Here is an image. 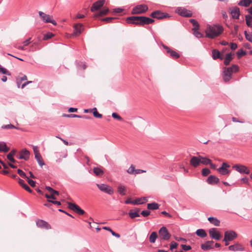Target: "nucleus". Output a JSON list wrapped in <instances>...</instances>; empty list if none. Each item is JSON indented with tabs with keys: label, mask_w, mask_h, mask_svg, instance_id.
Listing matches in <instances>:
<instances>
[{
	"label": "nucleus",
	"mask_w": 252,
	"mask_h": 252,
	"mask_svg": "<svg viewBox=\"0 0 252 252\" xmlns=\"http://www.w3.org/2000/svg\"><path fill=\"white\" fill-rule=\"evenodd\" d=\"M126 21L127 24L144 26L145 25H149L155 22V20L146 16H132L126 18Z\"/></svg>",
	"instance_id": "nucleus-1"
},
{
	"label": "nucleus",
	"mask_w": 252,
	"mask_h": 252,
	"mask_svg": "<svg viewBox=\"0 0 252 252\" xmlns=\"http://www.w3.org/2000/svg\"><path fill=\"white\" fill-rule=\"evenodd\" d=\"M223 31L222 26L220 25H209L207 27L205 32L206 37L213 39L216 37L219 36Z\"/></svg>",
	"instance_id": "nucleus-2"
},
{
	"label": "nucleus",
	"mask_w": 252,
	"mask_h": 252,
	"mask_svg": "<svg viewBox=\"0 0 252 252\" xmlns=\"http://www.w3.org/2000/svg\"><path fill=\"white\" fill-rule=\"evenodd\" d=\"M223 69L222 78L224 82H227L231 78L232 73L238 71L239 67L236 64H233L230 67H224Z\"/></svg>",
	"instance_id": "nucleus-3"
},
{
	"label": "nucleus",
	"mask_w": 252,
	"mask_h": 252,
	"mask_svg": "<svg viewBox=\"0 0 252 252\" xmlns=\"http://www.w3.org/2000/svg\"><path fill=\"white\" fill-rule=\"evenodd\" d=\"M159 238L161 241H168L170 239L171 234L165 226L161 227L158 230Z\"/></svg>",
	"instance_id": "nucleus-4"
},
{
	"label": "nucleus",
	"mask_w": 252,
	"mask_h": 252,
	"mask_svg": "<svg viewBox=\"0 0 252 252\" xmlns=\"http://www.w3.org/2000/svg\"><path fill=\"white\" fill-rule=\"evenodd\" d=\"M148 10V7L144 4H138L133 7L131 14L133 15L140 14L146 12Z\"/></svg>",
	"instance_id": "nucleus-5"
},
{
	"label": "nucleus",
	"mask_w": 252,
	"mask_h": 252,
	"mask_svg": "<svg viewBox=\"0 0 252 252\" xmlns=\"http://www.w3.org/2000/svg\"><path fill=\"white\" fill-rule=\"evenodd\" d=\"M38 13L41 19L44 23H49L52 24L54 26L57 25V22L54 20L52 19V16L46 14L42 11H39Z\"/></svg>",
	"instance_id": "nucleus-6"
},
{
	"label": "nucleus",
	"mask_w": 252,
	"mask_h": 252,
	"mask_svg": "<svg viewBox=\"0 0 252 252\" xmlns=\"http://www.w3.org/2000/svg\"><path fill=\"white\" fill-rule=\"evenodd\" d=\"M237 233L233 230H227L225 232L223 241L225 242L231 241L237 238Z\"/></svg>",
	"instance_id": "nucleus-7"
},
{
	"label": "nucleus",
	"mask_w": 252,
	"mask_h": 252,
	"mask_svg": "<svg viewBox=\"0 0 252 252\" xmlns=\"http://www.w3.org/2000/svg\"><path fill=\"white\" fill-rule=\"evenodd\" d=\"M96 186L101 191L106 193L109 195H112L114 193L113 189L111 187L106 184H97Z\"/></svg>",
	"instance_id": "nucleus-8"
},
{
	"label": "nucleus",
	"mask_w": 252,
	"mask_h": 252,
	"mask_svg": "<svg viewBox=\"0 0 252 252\" xmlns=\"http://www.w3.org/2000/svg\"><path fill=\"white\" fill-rule=\"evenodd\" d=\"M232 168L241 174H249L250 173V171L248 167L242 164H235L232 166Z\"/></svg>",
	"instance_id": "nucleus-9"
},
{
	"label": "nucleus",
	"mask_w": 252,
	"mask_h": 252,
	"mask_svg": "<svg viewBox=\"0 0 252 252\" xmlns=\"http://www.w3.org/2000/svg\"><path fill=\"white\" fill-rule=\"evenodd\" d=\"M176 12L179 15L185 17H190L192 16V12L185 8L178 7L176 10Z\"/></svg>",
	"instance_id": "nucleus-10"
},
{
	"label": "nucleus",
	"mask_w": 252,
	"mask_h": 252,
	"mask_svg": "<svg viewBox=\"0 0 252 252\" xmlns=\"http://www.w3.org/2000/svg\"><path fill=\"white\" fill-rule=\"evenodd\" d=\"M150 16L153 18H156L158 19H162L170 17L168 13H164L159 10H156L150 14Z\"/></svg>",
	"instance_id": "nucleus-11"
},
{
	"label": "nucleus",
	"mask_w": 252,
	"mask_h": 252,
	"mask_svg": "<svg viewBox=\"0 0 252 252\" xmlns=\"http://www.w3.org/2000/svg\"><path fill=\"white\" fill-rule=\"evenodd\" d=\"M68 207L70 209L75 212L76 213L80 215H83L85 213V211L82 210L79 206L75 203L71 202H68Z\"/></svg>",
	"instance_id": "nucleus-12"
},
{
	"label": "nucleus",
	"mask_w": 252,
	"mask_h": 252,
	"mask_svg": "<svg viewBox=\"0 0 252 252\" xmlns=\"http://www.w3.org/2000/svg\"><path fill=\"white\" fill-rule=\"evenodd\" d=\"M230 165L225 162H223L221 166L217 169V171L222 175H226L229 174L230 171L228 169Z\"/></svg>",
	"instance_id": "nucleus-13"
},
{
	"label": "nucleus",
	"mask_w": 252,
	"mask_h": 252,
	"mask_svg": "<svg viewBox=\"0 0 252 252\" xmlns=\"http://www.w3.org/2000/svg\"><path fill=\"white\" fill-rule=\"evenodd\" d=\"M209 233L210 237L212 239H214L216 240H219L221 237L220 233L217 230V228H210L209 230Z\"/></svg>",
	"instance_id": "nucleus-14"
},
{
	"label": "nucleus",
	"mask_w": 252,
	"mask_h": 252,
	"mask_svg": "<svg viewBox=\"0 0 252 252\" xmlns=\"http://www.w3.org/2000/svg\"><path fill=\"white\" fill-rule=\"evenodd\" d=\"M232 18L235 19H238L240 15V9L237 6L229 8V9Z\"/></svg>",
	"instance_id": "nucleus-15"
},
{
	"label": "nucleus",
	"mask_w": 252,
	"mask_h": 252,
	"mask_svg": "<svg viewBox=\"0 0 252 252\" xmlns=\"http://www.w3.org/2000/svg\"><path fill=\"white\" fill-rule=\"evenodd\" d=\"M162 47L166 50V52L170 54V56L172 58L176 59L180 58V55L175 51L171 49L169 47L165 45H163Z\"/></svg>",
	"instance_id": "nucleus-16"
},
{
	"label": "nucleus",
	"mask_w": 252,
	"mask_h": 252,
	"mask_svg": "<svg viewBox=\"0 0 252 252\" xmlns=\"http://www.w3.org/2000/svg\"><path fill=\"white\" fill-rule=\"evenodd\" d=\"M105 0H99L93 3L91 7V10L92 12H94L100 8L104 4Z\"/></svg>",
	"instance_id": "nucleus-17"
},
{
	"label": "nucleus",
	"mask_w": 252,
	"mask_h": 252,
	"mask_svg": "<svg viewBox=\"0 0 252 252\" xmlns=\"http://www.w3.org/2000/svg\"><path fill=\"white\" fill-rule=\"evenodd\" d=\"M228 249L231 251H243L245 248L240 244L236 243L234 245H230L228 247Z\"/></svg>",
	"instance_id": "nucleus-18"
},
{
	"label": "nucleus",
	"mask_w": 252,
	"mask_h": 252,
	"mask_svg": "<svg viewBox=\"0 0 252 252\" xmlns=\"http://www.w3.org/2000/svg\"><path fill=\"white\" fill-rule=\"evenodd\" d=\"M201 163L200 156L198 157L193 156L190 160V164L194 167H197Z\"/></svg>",
	"instance_id": "nucleus-19"
},
{
	"label": "nucleus",
	"mask_w": 252,
	"mask_h": 252,
	"mask_svg": "<svg viewBox=\"0 0 252 252\" xmlns=\"http://www.w3.org/2000/svg\"><path fill=\"white\" fill-rule=\"evenodd\" d=\"M30 158V152L27 149H23L20 153L18 158L27 160Z\"/></svg>",
	"instance_id": "nucleus-20"
},
{
	"label": "nucleus",
	"mask_w": 252,
	"mask_h": 252,
	"mask_svg": "<svg viewBox=\"0 0 252 252\" xmlns=\"http://www.w3.org/2000/svg\"><path fill=\"white\" fill-rule=\"evenodd\" d=\"M36 225L39 227L45 228L46 229H49L51 228L50 225L48 224V222L42 220H38L36 221Z\"/></svg>",
	"instance_id": "nucleus-21"
},
{
	"label": "nucleus",
	"mask_w": 252,
	"mask_h": 252,
	"mask_svg": "<svg viewBox=\"0 0 252 252\" xmlns=\"http://www.w3.org/2000/svg\"><path fill=\"white\" fill-rule=\"evenodd\" d=\"M214 242L213 241H208L201 246V249L204 251H208L213 249Z\"/></svg>",
	"instance_id": "nucleus-22"
},
{
	"label": "nucleus",
	"mask_w": 252,
	"mask_h": 252,
	"mask_svg": "<svg viewBox=\"0 0 252 252\" xmlns=\"http://www.w3.org/2000/svg\"><path fill=\"white\" fill-rule=\"evenodd\" d=\"M83 25L82 24H75L74 26V32L73 33L77 36L79 35L82 32L83 30Z\"/></svg>",
	"instance_id": "nucleus-23"
},
{
	"label": "nucleus",
	"mask_w": 252,
	"mask_h": 252,
	"mask_svg": "<svg viewBox=\"0 0 252 252\" xmlns=\"http://www.w3.org/2000/svg\"><path fill=\"white\" fill-rule=\"evenodd\" d=\"M207 183L210 185H215L219 182V179L214 175H210L207 179Z\"/></svg>",
	"instance_id": "nucleus-24"
},
{
	"label": "nucleus",
	"mask_w": 252,
	"mask_h": 252,
	"mask_svg": "<svg viewBox=\"0 0 252 252\" xmlns=\"http://www.w3.org/2000/svg\"><path fill=\"white\" fill-rule=\"evenodd\" d=\"M212 58L214 60L219 59L220 60H222L224 59L223 56L221 54L220 52L217 49L212 50Z\"/></svg>",
	"instance_id": "nucleus-25"
},
{
	"label": "nucleus",
	"mask_w": 252,
	"mask_h": 252,
	"mask_svg": "<svg viewBox=\"0 0 252 252\" xmlns=\"http://www.w3.org/2000/svg\"><path fill=\"white\" fill-rule=\"evenodd\" d=\"M140 210L136 208L134 210H130L128 213V215L131 219H134L140 217Z\"/></svg>",
	"instance_id": "nucleus-26"
},
{
	"label": "nucleus",
	"mask_w": 252,
	"mask_h": 252,
	"mask_svg": "<svg viewBox=\"0 0 252 252\" xmlns=\"http://www.w3.org/2000/svg\"><path fill=\"white\" fill-rule=\"evenodd\" d=\"M208 220L210 221V222L216 226H219L220 224V221L217 218L215 217H209L208 218Z\"/></svg>",
	"instance_id": "nucleus-27"
},
{
	"label": "nucleus",
	"mask_w": 252,
	"mask_h": 252,
	"mask_svg": "<svg viewBox=\"0 0 252 252\" xmlns=\"http://www.w3.org/2000/svg\"><path fill=\"white\" fill-rule=\"evenodd\" d=\"M118 192L121 195H125L126 189V187L122 184H120L118 186Z\"/></svg>",
	"instance_id": "nucleus-28"
},
{
	"label": "nucleus",
	"mask_w": 252,
	"mask_h": 252,
	"mask_svg": "<svg viewBox=\"0 0 252 252\" xmlns=\"http://www.w3.org/2000/svg\"><path fill=\"white\" fill-rule=\"evenodd\" d=\"M252 2V0H240L238 4L241 6L248 7Z\"/></svg>",
	"instance_id": "nucleus-29"
},
{
	"label": "nucleus",
	"mask_w": 252,
	"mask_h": 252,
	"mask_svg": "<svg viewBox=\"0 0 252 252\" xmlns=\"http://www.w3.org/2000/svg\"><path fill=\"white\" fill-rule=\"evenodd\" d=\"M232 59L233 57L232 54L231 53L227 54L224 59V64L225 65H228Z\"/></svg>",
	"instance_id": "nucleus-30"
},
{
	"label": "nucleus",
	"mask_w": 252,
	"mask_h": 252,
	"mask_svg": "<svg viewBox=\"0 0 252 252\" xmlns=\"http://www.w3.org/2000/svg\"><path fill=\"white\" fill-rule=\"evenodd\" d=\"M147 201V199L146 198H138L132 201V204L133 205H138V204H144Z\"/></svg>",
	"instance_id": "nucleus-31"
},
{
	"label": "nucleus",
	"mask_w": 252,
	"mask_h": 252,
	"mask_svg": "<svg viewBox=\"0 0 252 252\" xmlns=\"http://www.w3.org/2000/svg\"><path fill=\"white\" fill-rule=\"evenodd\" d=\"M158 235L156 232H153L149 237V241L151 243H154L157 239Z\"/></svg>",
	"instance_id": "nucleus-32"
},
{
	"label": "nucleus",
	"mask_w": 252,
	"mask_h": 252,
	"mask_svg": "<svg viewBox=\"0 0 252 252\" xmlns=\"http://www.w3.org/2000/svg\"><path fill=\"white\" fill-rule=\"evenodd\" d=\"M9 151V148L7 147L4 142H0V151L6 153Z\"/></svg>",
	"instance_id": "nucleus-33"
},
{
	"label": "nucleus",
	"mask_w": 252,
	"mask_h": 252,
	"mask_svg": "<svg viewBox=\"0 0 252 252\" xmlns=\"http://www.w3.org/2000/svg\"><path fill=\"white\" fill-rule=\"evenodd\" d=\"M159 206V205L158 203L153 202L152 203L148 204L147 208L149 210H157V209H158Z\"/></svg>",
	"instance_id": "nucleus-34"
},
{
	"label": "nucleus",
	"mask_w": 252,
	"mask_h": 252,
	"mask_svg": "<svg viewBox=\"0 0 252 252\" xmlns=\"http://www.w3.org/2000/svg\"><path fill=\"white\" fill-rule=\"evenodd\" d=\"M93 171L95 175L97 176H101L104 173L103 171L99 167H94L93 169Z\"/></svg>",
	"instance_id": "nucleus-35"
},
{
	"label": "nucleus",
	"mask_w": 252,
	"mask_h": 252,
	"mask_svg": "<svg viewBox=\"0 0 252 252\" xmlns=\"http://www.w3.org/2000/svg\"><path fill=\"white\" fill-rule=\"evenodd\" d=\"M196 234L197 236L204 238L207 236V233L203 229H198L196 231Z\"/></svg>",
	"instance_id": "nucleus-36"
},
{
	"label": "nucleus",
	"mask_w": 252,
	"mask_h": 252,
	"mask_svg": "<svg viewBox=\"0 0 252 252\" xmlns=\"http://www.w3.org/2000/svg\"><path fill=\"white\" fill-rule=\"evenodd\" d=\"M200 161L201 163H202L204 165H208L209 163H211V160L209 158H206V157H203L202 156H200Z\"/></svg>",
	"instance_id": "nucleus-37"
},
{
	"label": "nucleus",
	"mask_w": 252,
	"mask_h": 252,
	"mask_svg": "<svg viewBox=\"0 0 252 252\" xmlns=\"http://www.w3.org/2000/svg\"><path fill=\"white\" fill-rule=\"evenodd\" d=\"M246 24L248 27H252V16L247 15L245 16Z\"/></svg>",
	"instance_id": "nucleus-38"
},
{
	"label": "nucleus",
	"mask_w": 252,
	"mask_h": 252,
	"mask_svg": "<svg viewBox=\"0 0 252 252\" xmlns=\"http://www.w3.org/2000/svg\"><path fill=\"white\" fill-rule=\"evenodd\" d=\"M35 158L36 159L38 164L40 166H42L44 164V162L43 159H42V157H41L40 154L38 155V154H36Z\"/></svg>",
	"instance_id": "nucleus-39"
},
{
	"label": "nucleus",
	"mask_w": 252,
	"mask_h": 252,
	"mask_svg": "<svg viewBox=\"0 0 252 252\" xmlns=\"http://www.w3.org/2000/svg\"><path fill=\"white\" fill-rule=\"evenodd\" d=\"M0 74H3L5 75H7L8 76H11V73L9 71H8L6 68L2 67L0 64Z\"/></svg>",
	"instance_id": "nucleus-40"
},
{
	"label": "nucleus",
	"mask_w": 252,
	"mask_h": 252,
	"mask_svg": "<svg viewBox=\"0 0 252 252\" xmlns=\"http://www.w3.org/2000/svg\"><path fill=\"white\" fill-rule=\"evenodd\" d=\"M109 9L108 8H104L102 10L99 12L98 13L95 15V17H99L102 15H106L109 12Z\"/></svg>",
	"instance_id": "nucleus-41"
},
{
	"label": "nucleus",
	"mask_w": 252,
	"mask_h": 252,
	"mask_svg": "<svg viewBox=\"0 0 252 252\" xmlns=\"http://www.w3.org/2000/svg\"><path fill=\"white\" fill-rule=\"evenodd\" d=\"M103 229L110 232L113 236H115L117 238H120V235L119 234L115 232L114 231H113L111 229V228L110 227H109L104 226V227H103Z\"/></svg>",
	"instance_id": "nucleus-42"
},
{
	"label": "nucleus",
	"mask_w": 252,
	"mask_h": 252,
	"mask_svg": "<svg viewBox=\"0 0 252 252\" xmlns=\"http://www.w3.org/2000/svg\"><path fill=\"white\" fill-rule=\"evenodd\" d=\"M189 22L194 26L193 28H192V30H198L199 25L196 20L193 19H190L189 20Z\"/></svg>",
	"instance_id": "nucleus-43"
},
{
	"label": "nucleus",
	"mask_w": 252,
	"mask_h": 252,
	"mask_svg": "<svg viewBox=\"0 0 252 252\" xmlns=\"http://www.w3.org/2000/svg\"><path fill=\"white\" fill-rule=\"evenodd\" d=\"M93 113L94 116V117L97 118H101L102 117V115L99 114L97 112V109L95 107L93 108Z\"/></svg>",
	"instance_id": "nucleus-44"
},
{
	"label": "nucleus",
	"mask_w": 252,
	"mask_h": 252,
	"mask_svg": "<svg viewBox=\"0 0 252 252\" xmlns=\"http://www.w3.org/2000/svg\"><path fill=\"white\" fill-rule=\"evenodd\" d=\"M135 170L136 169H135L134 166L133 164H131L127 170V172L129 174L135 175Z\"/></svg>",
	"instance_id": "nucleus-45"
},
{
	"label": "nucleus",
	"mask_w": 252,
	"mask_h": 252,
	"mask_svg": "<svg viewBox=\"0 0 252 252\" xmlns=\"http://www.w3.org/2000/svg\"><path fill=\"white\" fill-rule=\"evenodd\" d=\"M2 129H11V128H15L18 129L15 126L12 124L5 125L1 126Z\"/></svg>",
	"instance_id": "nucleus-46"
},
{
	"label": "nucleus",
	"mask_w": 252,
	"mask_h": 252,
	"mask_svg": "<svg viewBox=\"0 0 252 252\" xmlns=\"http://www.w3.org/2000/svg\"><path fill=\"white\" fill-rule=\"evenodd\" d=\"M236 54L238 58L240 59L242 56H244L246 54V52L244 51L243 49H241L240 50H239Z\"/></svg>",
	"instance_id": "nucleus-47"
},
{
	"label": "nucleus",
	"mask_w": 252,
	"mask_h": 252,
	"mask_svg": "<svg viewBox=\"0 0 252 252\" xmlns=\"http://www.w3.org/2000/svg\"><path fill=\"white\" fill-rule=\"evenodd\" d=\"M211 173V171L209 169L207 168H205L202 169L201 173L202 176H207Z\"/></svg>",
	"instance_id": "nucleus-48"
},
{
	"label": "nucleus",
	"mask_w": 252,
	"mask_h": 252,
	"mask_svg": "<svg viewBox=\"0 0 252 252\" xmlns=\"http://www.w3.org/2000/svg\"><path fill=\"white\" fill-rule=\"evenodd\" d=\"M54 36V34L50 32H48L44 35L43 39L44 40H48Z\"/></svg>",
	"instance_id": "nucleus-49"
},
{
	"label": "nucleus",
	"mask_w": 252,
	"mask_h": 252,
	"mask_svg": "<svg viewBox=\"0 0 252 252\" xmlns=\"http://www.w3.org/2000/svg\"><path fill=\"white\" fill-rule=\"evenodd\" d=\"M46 189L47 190H48L49 191H50L51 194H52V193H53H53H56L57 195H59V192L58 191L54 190L51 187H50L49 186H46Z\"/></svg>",
	"instance_id": "nucleus-50"
},
{
	"label": "nucleus",
	"mask_w": 252,
	"mask_h": 252,
	"mask_svg": "<svg viewBox=\"0 0 252 252\" xmlns=\"http://www.w3.org/2000/svg\"><path fill=\"white\" fill-rule=\"evenodd\" d=\"M245 35L247 40L252 43V33H248L245 31Z\"/></svg>",
	"instance_id": "nucleus-51"
},
{
	"label": "nucleus",
	"mask_w": 252,
	"mask_h": 252,
	"mask_svg": "<svg viewBox=\"0 0 252 252\" xmlns=\"http://www.w3.org/2000/svg\"><path fill=\"white\" fill-rule=\"evenodd\" d=\"M115 19L114 17H106L102 19V21L106 23H112Z\"/></svg>",
	"instance_id": "nucleus-52"
},
{
	"label": "nucleus",
	"mask_w": 252,
	"mask_h": 252,
	"mask_svg": "<svg viewBox=\"0 0 252 252\" xmlns=\"http://www.w3.org/2000/svg\"><path fill=\"white\" fill-rule=\"evenodd\" d=\"M193 31L194 35L197 38H201L202 37V34L201 32L198 31V30H192Z\"/></svg>",
	"instance_id": "nucleus-53"
},
{
	"label": "nucleus",
	"mask_w": 252,
	"mask_h": 252,
	"mask_svg": "<svg viewBox=\"0 0 252 252\" xmlns=\"http://www.w3.org/2000/svg\"><path fill=\"white\" fill-rule=\"evenodd\" d=\"M112 116L114 119H116L121 121H123V118L117 113H113L112 114Z\"/></svg>",
	"instance_id": "nucleus-54"
},
{
	"label": "nucleus",
	"mask_w": 252,
	"mask_h": 252,
	"mask_svg": "<svg viewBox=\"0 0 252 252\" xmlns=\"http://www.w3.org/2000/svg\"><path fill=\"white\" fill-rule=\"evenodd\" d=\"M26 178L27 179L28 183L32 187H34L35 186V181H33L32 179H29V177H28Z\"/></svg>",
	"instance_id": "nucleus-55"
},
{
	"label": "nucleus",
	"mask_w": 252,
	"mask_h": 252,
	"mask_svg": "<svg viewBox=\"0 0 252 252\" xmlns=\"http://www.w3.org/2000/svg\"><path fill=\"white\" fill-rule=\"evenodd\" d=\"M7 158L9 160H10L11 162H15V159L14 158L13 156H12V153H9L7 155Z\"/></svg>",
	"instance_id": "nucleus-56"
},
{
	"label": "nucleus",
	"mask_w": 252,
	"mask_h": 252,
	"mask_svg": "<svg viewBox=\"0 0 252 252\" xmlns=\"http://www.w3.org/2000/svg\"><path fill=\"white\" fill-rule=\"evenodd\" d=\"M17 172L19 174V175L20 176H21L22 177L25 178H27V176H26V174H25V173L22 170H21L20 169H18Z\"/></svg>",
	"instance_id": "nucleus-57"
},
{
	"label": "nucleus",
	"mask_w": 252,
	"mask_h": 252,
	"mask_svg": "<svg viewBox=\"0 0 252 252\" xmlns=\"http://www.w3.org/2000/svg\"><path fill=\"white\" fill-rule=\"evenodd\" d=\"M178 244L175 242H172L170 244V250H173L174 249H176L177 247Z\"/></svg>",
	"instance_id": "nucleus-58"
},
{
	"label": "nucleus",
	"mask_w": 252,
	"mask_h": 252,
	"mask_svg": "<svg viewBox=\"0 0 252 252\" xmlns=\"http://www.w3.org/2000/svg\"><path fill=\"white\" fill-rule=\"evenodd\" d=\"M150 214V212L148 210L142 211L141 213V215H142L143 217H147Z\"/></svg>",
	"instance_id": "nucleus-59"
},
{
	"label": "nucleus",
	"mask_w": 252,
	"mask_h": 252,
	"mask_svg": "<svg viewBox=\"0 0 252 252\" xmlns=\"http://www.w3.org/2000/svg\"><path fill=\"white\" fill-rule=\"evenodd\" d=\"M181 247L182 249L186 251L190 250L191 249V247L189 245H182Z\"/></svg>",
	"instance_id": "nucleus-60"
},
{
	"label": "nucleus",
	"mask_w": 252,
	"mask_h": 252,
	"mask_svg": "<svg viewBox=\"0 0 252 252\" xmlns=\"http://www.w3.org/2000/svg\"><path fill=\"white\" fill-rule=\"evenodd\" d=\"M22 188L30 193H32V191L31 188L26 184L24 185V186Z\"/></svg>",
	"instance_id": "nucleus-61"
},
{
	"label": "nucleus",
	"mask_w": 252,
	"mask_h": 252,
	"mask_svg": "<svg viewBox=\"0 0 252 252\" xmlns=\"http://www.w3.org/2000/svg\"><path fill=\"white\" fill-rule=\"evenodd\" d=\"M48 202H51L54 204L57 205L58 206H60L61 205V203L60 201H55V200H51L49 199H48Z\"/></svg>",
	"instance_id": "nucleus-62"
},
{
	"label": "nucleus",
	"mask_w": 252,
	"mask_h": 252,
	"mask_svg": "<svg viewBox=\"0 0 252 252\" xmlns=\"http://www.w3.org/2000/svg\"><path fill=\"white\" fill-rule=\"evenodd\" d=\"M45 196L47 199H55L56 198L55 196H53V193L51 194L50 195H49L48 194H45Z\"/></svg>",
	"instance_id": "nucleus-63"
},
{
	"label": "nucleus",
	"mask_w": 252,
	"mask_h": 252,
	"mask_svg": "<svg viewBox=\"0 0 252 252\" xmlns=\"http://www.w3.org/2000/svg\"><path fill=\"white\" fill-rule=\"evenodd\" d=\"M237 48V45L235 43H230V48L234 50H235Z\"/></svg>",
	"instance_id": "nucleus-64"
}]
</instances>
